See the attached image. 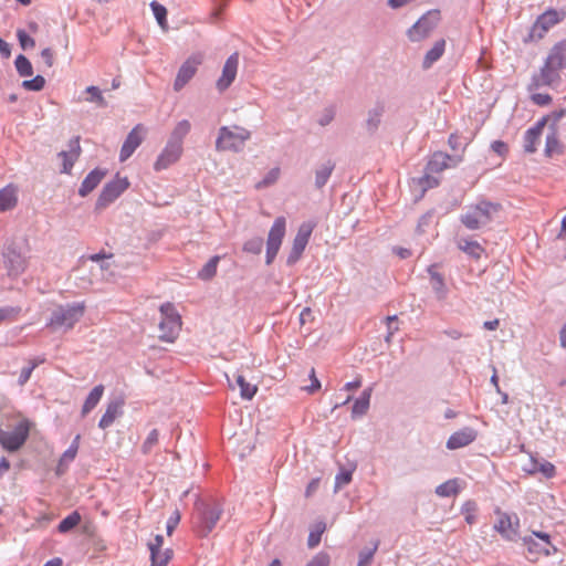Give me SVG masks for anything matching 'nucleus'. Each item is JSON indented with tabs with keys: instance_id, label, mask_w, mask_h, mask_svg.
<instances>
[{
	"instance_id": "f257e3e1",
	"label": "nucleus",
	"mask_w": 566,
	"mask_h": 566,
	"mask_svg": "<svg viewBox=\"0 0 566 566\" xmlns=\"http://www.w3.org/2000/svg\"><path fill=\"white\" fill-rule=\"evenodd\" d=\"M501 210V205L489 201H480L468 208L467 212L461 217L462 223L470 230L492 221L493 217Z\"/></svg>"
},
{
	"instance_id": "f03ea898",
	"label": "nucleus",
	"mask_w": 566,
	"mask_h": 566,
	"mask_svg": "<svg viewBox=\"0 0 566 566\" xmlns=\"http://www.w3.org/2000/svg\"><path fill=\"white\" fill-rule=\"evenodd\" d=\"M250 137L251 133L243 127L234 126L233 128H229L227 126H222L219 129L216 148L219 151H240Z\"/></svg>"
},
{
	"instance_id": "7ed1b4c3",
	"label": "nucleus",
	"mask_w": 566,
	"mask_h": 566,
	"mask_svg": "<svg viewBox=\"0 0 566 566\" xmlns=\"http://www.w3.org/2000/svg\"><path fill=\"white\" fill-rule=\"evenodd\" d=\"M84 312V302L60 306L52 313L49 326L54 328L71 329L82 318Z\"/></svg>"
},
{
	"instance_id": "20e7f679",
	"label": "nucleus",
	"mask_w": 566,
	"mask_h": 566,
	"mask_svg": "<svg viewBox=\"0 0 566 566\" xmlns=\"http://www.w3.org/2000/svg\"><path fill=\"white\" fill-rule=\"evenodd\" d=\"M159 337L167 342H172L180 328L181 318L171 303H165L160 306Z\"/></svg>"
},
{
	"instance_id": "39448f33",
	"label": "nucleus",
	"mask_w": 566,
	"mask_h": 566,
	"mask_svg": "<svg viewBox=\"0 0 566 566\" xmlns=\"http://www.w3.org/2000/svg\"><path fill=\"white\" fill-rule=\"evenodd\" d=\"M31 429L29 420L20 421L11 431L0 430V444L9 452H15L23 447L28 440Z\"/></svg>"
},
{
	"instance_id": "423d86ee",
	"label": "nucleus",
	"mask_w": 566,
	"mask_h": 566,
	"mask_svg": "<svg viewBox=\"0 0 566 566\" xmlns=\"http://www.w3.org/2000/svg\"><path fill=\"white\" fill-rule=\"evenodd\" d=\"M3 264L9 276L18 277L28 269L29 260L17 245L10 244L3 251Z\"/></svg>"
},
{
	"instance_id": "0eeeda50",
	"label": "nucleus",
	"mask_w": 566,
	"mask_h": 566,
	"mask_svg": "<svg viewBox=\"0 0 566 566\" xmlns=\"http://www.w3.org/2000/svg\"><path fill=\"white\" fill-rule=\"evenodd\" d=\"M127 177H119L118 175L108 181L101 191L96 200V210L105 209L114 202L126 189L129 187Z\"/></svg>"
},
{
	"instance_id": "6e6552de",
	"label": "nucleus",
	"mask_w": 566,
	"mask_h": 566,
	"mask_svg": "<svg viewBox=\"0 0 566 566\" xmlns=\"http://www.w3.org/2000/svg\"><path fill=\"white\" fill-rule=\"evenodd\" d=\"M523 543L533 558L549 556L557 552L549 539V535L546 533L533 532V536L524 537Z\"/></svg>"
},
{
	"instance_id": "1a4fd4ad",
	"label": "nucleus",
	"mask_w": 566,
	"mask_h": 566,
	"mask_svg": "<svg viewBox=\"0 0 566 566\" xmlns=\"http://www.w3.org/2000/svg\"><path fill=\"white\" fill-rule=\"evenodd\" d=\"M286 231V220L284 217H277L268 234L266 240V264H271L279 253L283 238Z\"/></svg>"
},
{
	"instance_id": "9d476101",
	"label": "nucleus",
	"mask_w": 566,
	"mask_h": 566,
	"mask_svg": "<svg viewBox=\"0 0 566 566\" xmlns=\"http://www.w3.org/2000/svg\"><path fill=\"white\" fill-rule=\"evenodd\" d=\"M497 515L494 530L507 541H516L520 535V518L516 514H509L500 510L495 511Z\"/></svg>"
},
{
	"instance_id": "9b49d317",
	"label": "nucleus",
	"mask_w": 566,
	"mask_h": 566,
	"mask_svg": "<svg viewBox=\"0 0 566 566\" xmlns=\"http://www.w3.org/2000/svg\"><path fill=\"white\" fill-rule=\"evenodd\" d=\"M440 20V12L432 10L422 15L409 30L408 38L418 42L426 39Z\"/></svg>"
},
{
	"instance_id": "f8f14e48",
	"label": "nucleus",
	"mask_w": 566,
	"mask_h": 566,
	"mask_svg": "<svg viewBox=\"0 0 566 566\" xmlns=\"http://www.w3.org/2000/svg\"><path fill=\"white\" fill-rule=\"evenodd\" d=\"M314 228L315 224L312 222H304L298 227L297 233L293 240V244L286 260L289 265H292L300 260L308 243Z\"/></svg>"
},
{
	"instance_id": "ddd939ff",
	"label": "nucleus",
	"mask_w": 566,
	"mask_h": 566,
	"mask_svg": "<svg viewBox=\"0 0 566 566\" xmlns=\"http://www.w3.org/2000/svg\"><path fill=\"white\" fill-rule=\"evenodd\" d=\"M559 82V71L545 61L539 71L532 76L527 88L535 92L544 86L557 85Z\"/></svg>"
},
{
	"instance_id": "4468645a",
	"label": "nucleus",
	"mask_w": 566,
	"mask_h": 566,
	"mask_svg": "<svg viewBox=\"0 0 566 566\" xmlns=\"http://www.w3.org/2000/svg\"><path fill=\"white\" fill-rule=\"evenodd\" d=\"M184 154V146L172 142H167L163 150L154 163V169L161 171L179 161Z\"/></svg>"
},
{
	"instance_id": "2eb2a0df",
	"label": "nucleus",
	"mask_w": 566,
	"mask_h": 566,
	"mask_svg": "<svg viewBox=\"0 0 566 566\" xmlns=\"http://www.w3.org/2000/svg\"><path fill=\"white\" fill-rule=\"evenodd\" d=\"M203 55L197 53L188 57L180 66L175 83V91H180L196 74L198 66L202 63Z\"/></svg>"
},
{
	"instance_id": "dca6fc26",
	"label": "nucleus",
	"mask_w": 566,
	"mask_h": 566,
	"mask_svg": "<svg viewBox=\"0 0 566 566\" xmlns=\"http://www.w3.org/2000/svg\"><path fill=\"white\" fill-rule=\"evenodd\" d=\"M164 538L161 535H156L153 541L148 543L150 552V566H166L172 557L170 548H163Z\"/></svg>"
},
{
	"instance_id": "f3484780",
	"label": "nucleus",
	"mask_w": 566,
	"mask_h": 566,
	"mask_svg": "<svg viewBox=\"0 0 566 566\" xmlns=\"http://www.w3.org/2000/svg\"><path fill=\"white\" fill-rule=\"evenodd\" d=\"M144 133L145 128L142 124L136 125L130 133L127 135L126 140L124 142L120 154H119V160L125 161L127 160L134 151L139 147V145L143 143L144 139Z\"/></svg>"
},
{
	"instance_id": "a211bd4d",
	"label": "nucleus",
	"mask_w": 566,
	"mask_h": 566,
	"mask_svg": "<svg viewBox=\"0 0 566 566\" xmlns=\"http://www.w3.org/2000/svg\"><path fill=\"white\" fill-rule=\"evenodd\" d=\"M238 64H239V54L238 53H233L232 55H230L228 57V60L226 61V63L223 65L222 75L217 81V87L219 91L222 92V91L227 90L232 84V82L234 81V78L237 76Z\"/></svg>"
},
{
	"instance_id": "6ab92c4d",
	"label": "nucleus",
	"mask_w": 566,
	"mask_h": 566,
	"mask_svg": "<svg viewBox=\"0 0 566 566\" xmlns=\"http://www.w3.org/2000/svg\"><path fill=\"white\" fill-rule=\"evenodd\" d=\"M221 517V509L218 506H207L200 516V523L198 525L199 533L202 536L208 535L217 525Z\"/></svg>"
},
{
	"instance_id": "aec40b11",
	"label": "nucleus",
	"mask_w": 566,
	"mask_h": 566,
	"mask_svg": "<svg viewBox=\"0 0 566 566\" xmlns=\"http://www.w3.org/2000/svg\"><path fill=\"white\" fill-rule=\"evenodd\" d=\"M564 15L565 14L563 12H558L554 9L546 10L537 18L533 27V31L536 32L539 30L538 36H543L552 27L562 21Z\"/></svg>"
},
{
	"instance_id": "412c9836",
	"label": "nucleus",
	"mask_w": 566,
	"mask_h": 566,
	"mask_svg": "<svg viewBox=\"0 0 566 566\" xmlns=\"http://www.w3.org/2000/svg\"><path fill=\"white\" fill-rule=\"evenodd\" d=\"M547 119L544 117L539 119L533 127L528 128L523 138V147L525 153L533 154L537 149L541 135L546 125Z\"/></svg>"
},
{
	"instance_id": "4be33fe9",
	"label": "nucleus",
	"mask_w": 566,
	"mask_h": 566,
	"mask_svg": "<svg viewBox=\"0 0 566 566\" xmlns=\"http://www.w3.org/2000/svg\"><path fill=\"white\" fill-rule=\"evenodd\" d=\"M476 431L472 428H463L450 436L447 441L449 450H455L469 446L476 439Z\"/></svg>"
},
{
	"instance_id": "5701e85b",
	"label": "nucleus",
	"mask_w": 566,
	"mask_h": 566,
	"mask_svg": "<svg viewBox=\"0 0 566 566\" xmlns=\"http://www.w3.org/2000/svg\"><path fill=\"white\" fill-rule=\"evenodd\" d=\"M123 406H124L123 399H116V400L111 401L107 405L106 410L98 422V427L101 429H106V428L111 427L114 423V421L118 417L122 416Z\"/></svg>"
},
{
	"instance_id": "b1692460",
	"label": "nucleus",
	"mask_w": 566,
	"mask_h": 566,
	"mask_svg": "<svg viewBox=\"0 0 566 566\" xmlns=\"http://www.w3.org/2000/svg\"><path fill=\"white\" fill-rule=\"evenodd\" d=\"M545 61L558 71L564 70L566 67V40L556 43L551 49Z\"/></svg>"
},
{
	"instance_id": "393cba45",
	"label": "nucleus",
	"mask_w": 566,
	"mask_h": 566,
	"mask_svg": "<svg viewBox=\"0 0 566 566\" xmlns=\"http://www.w3.org/2000/svg\"><path fill=\"white\" fill-rule=\"evenodd\" d=\"M69 151H61L59 156L63 160L62 172L69 174L81 154L80 137H75L69 144Z\"/></svg>"
},
{
	"instance_id": "a878e982",
	"label": "nucleus",
	"mask_w": 566,
	"mask_h": 566,
	"mask_svg": "<svg viewBox=\"0 0 566 566\" xmlns=\"http://www.w3.org/2000/svg\"><path fill=\"white\" fill-rule=\"evenodd\" d=\"M524 470L530 474L541 473L543 476L547 479H552L556 474L555 465L546 460H537L534 458L530 459L528 465L524 468Z\"/></svg>"
},
{
	"instance_id": "bb28decb",
	"label": "nucleus",
	"mask_w": 566,
	"mask_h": 566,
	"mask_svg": "<svg viewBox=\"0 0 566 566\" xmlns=\"http://www.w3.org/2000/svg\"><path fill=\"white\" fill-rule=\"evenodd\" d=\"M105 176L106 171L103 169L96 168L92 170L83 180L78 189V195L81 197H86L99 185Z\"/></svg>"
},
{
	"instance_id": "cd10ccee",
	"label": "nucleus",
	"mask_w": 566,
	"mask_h": 566,
	"mask_svg": "<svg viewBox=\"0 0 566 566\" xmlns=\"http://www.w3.org/2000/svg\"><path fill=\"white\" fill-rule=\"evenodd\" d=\"M18 203V188L13 185H8L0 190V211H8L13 209Z\"/></svg>"
},
{
	"instance_id": "c85d7f7f",
	"label": "nucleus",
	"mask_w": 566,
	"mask_h": 566,
	"mask_svg": "<svg viewBox=\"0 0 566 566\" xmlns=\"http://www.w3.org/2000/svg\"><path fill=\"white\" fill-rule=\"evenodd\" d=\"M544 153L548 158L559 156L564 153V145L562 144L555 129L546 136Z\"/></svg>"
},
{
	"instance_id": "c756f323",
	"label": "nucleus",
	"mask_w": 566,
	"mask_h": 566,
	"mask_svg": "<svg viewBox=\"0 0 566 566\" xmlns=\"http://www.w3.org/2000/svg\"><path fill=\"white\" fill-rule=\"evenodd\" d=\"M371 392H373V388L369 387L361 392V395L358 399L355 400V402L353 405V409H352L353 418L363 416L368 411L369 405H370Z\"/></svg>"
},
{
	"instance_id": "7c9ffc66",
	"label": "nucleus",
	"mask_w": 566,
	"mask_h": 566,
	"mask_svg": "<svg viewBox=\"0 0 566 566\" xmlns=\"http://www.w3.org/2000/svg\"><path fill=\"white\" fill-rule=\"evenodd\" d=\"M458 248L469 256L479 260L484 253V248L478 242L469 239H460Z\"/></svg>"
},
{
	"instance_id": "2f4dec72",
	"label": "nucleus",
	"mask_w": 566,
	"mask_h": 566,
	"mask_svg": "<svg viewBox=\"0 0 566 566\" xmlns=\"http://www.w3.org/2000/svg\"><path fill=\"white\" fill-rule=\"evenodd\" d=\"M191 124L188 119L179 120L172 128L168 140L184 146V139L189 134Z\"/></svg>"
},
{
	"instance_id": "473e14b6",
	"label": "nucleus",
	"mask_w": 566,
	"mask_h": 566,
	"mask_svg": "<svg viewBox=\"0 0 566 566\" xmlns=\"http://www.w3.org/2000/svg\"><path fill=\"white\" fill-rule=\"evenodd\" d=\"M103 394H104L103 385H97L91 390V392L86 397L84 405L82 407V416H86L90 411H92L96 407V405L99 402Z\"/></svg>"
},
{
	"instance_id": "72a5a7b5",
	"label": "nucleus",
	"mask_w": 566,
	"mask_h": 566,
	"mask_svg": "<svg viewBox=\"0 0 566 566\" xmlns=\"http://www.w3.org/2000/svg\"><path fill=\"white\" fill-rule=\"evenodd\" d=\"M446 49V41L443 39L437 41L433 46L427 52L422 66L429 69L434 62H437L443 54Z\"/></svg>"
},
{
	"instance_id": "f704fd0d",
	"label": "nucleus",
	"mask_w": 566,
	"mask_h": 566,
	"mask_svg": "<svg viewBox=\"0 0 566 566\" xmlns=\"http://www.w3.org/2000/svg\"><path fill=\"white\" fill-rule=\"evenodd\" d=\"M451 157L442 151L434 153L428 163V170L440 172L449 167Z\"/></svg>"
},
{
	"instance_id": "c9c22d12",
	"label": "nucleus",
	"mask_w": 566,
	"mask_h": 566,
	"mask_svg": "<svg viewBox=\"0 0 566 566\" xmlns=\"http://www.w3.org/2000/svg\"><path fill=\"white\" fill-rule=\"evenodd\" d=\"M431 285L438 296L439 300H444L447 297V286L443 280V276L433 270V266L429 269Z\"/></svg>"
},
{
	"instance_id": "e433bc0d",
	"label": "nucleus",
	"mask_w": 566,
	"mask_h": 566,
	"mask_svg": "<svg viewBox=\"0 0 566 566\" xmlns=\"http://www.w3.org/2000/svg\"><path fill=\"white\" fill-rule=\"evenodd\" d=\"M460 492V483L458 479H451L440 484L436 489V493L439 496L447 497L457 495Z\"/></svg>"
},
{
	"instance_id": "4c0bfd02",
	"label": "nucleus",
	"mask_w": 566,
	"mask_h": 566,
	"mask_svg": "<svg viewBox=\"0 0 566 566\" xmlns=\"http://www.w3.org/2000/svg\"><path fill=\"white\" fill-rule=\"evenodd\" d=\"M80 434L75 437L70 448L62 454L60 462H59V471L62 469V467H66L70 462H72L78 451V443H80Z\"/></svg>"
},
{
	"instance_id": "58836bf2",
	"label": "nucleus",
	"mask_w": 566,
	"mask_h": 566,
	"mask_svg": "<svg viewBox=\"0 0 566 566\" xmlns=\"http://www.w3.org/2000/svg\"><path fill=\"white\" fill-rule=\"evenodd\" d=\"M220 261V256L216 255L212 256L199 271L198 276L201 280H210L212 279L217 273L218 263Z\"/></svg>"
},
{
	"instance_id": "ea45409f",
	"label": "nucleus",
	"mask_w": 566,
	"mask_h": 566,
	"mask_svg": "<svg viewBox=\"0 0 566 566\" xmlns=\"http://www.w3.org/2000/svg\"><path fill=\"white\" fill-rule=\"evenodd\" d=\"M80 522L81 514L77 511H74L60 522L57 530L60 533H67L69 531L77 526Z\"/></svg>"
},
{
	"instance_id": "a19ab883",
	"label": "nucleus",
	"mask_w": 566,
	"mask_h": 566,
	"mask_svg": "<svg viewBox=\"0 0 566 566\" xmlns=\"http://www.w3.org/2000/svg\"><path fill=\"white\" fill-rule=\"evenodd\" d=\"M237 384L240 387V394L243 399H252L258 391V387L248 382L242 375L237 377Z\"/></svg>"
},
{
	"instance_id": "79ce46f5",
	"label": "nucleus",
	"mask_w": 566,
	"mask_h": 566,
	"mask_svg": "<svg viewBox=\"0 0 566 566\" xmlns=\"http://www.w3.org/2000/svg\"><path fill=\"white\" fill-rule=\"evenodd\" d=\"M150 8L154 12V15L158 22V24L166 30L167 29V9L158 3L157 1H153L150 3Z\"/></svg>"
},
{
	"instance_id": "37998d69",
	"label": "nucleus",
	"mask_w": 566,
	"mask_h": 566,
	"mask_svg": "<svg viewBox=\"0 0 566 566\" xmlns=\"http://www.w3.org/2000/svg\"><path fill=\"white\" fill-rule=\"evenodd\" d=\"M476 503L474 501H467L461 509V513L464 516L465 522L472 525L476 520Z\"/></svg>"
},
{
	"instance_id": "c03bdc74",
	"label": "nucleus",
	"mask_w": 566,
	"mask_h": 566,
	"mask_svg": "<svg viewBox=\"0 0 566 566\" xmlns=\"http://www.w3.org/2000/svg\"><path fill=\"white\" fill-rule=\"evenodd\" d=\"M14 63L21 76H31L33 74L32 64L24 55H18Z\"/></svg>"
},
{
	"instance_id": "a18cd8bd",
	"label": "nucleus",
	"mask_w": 566,
	"mask_h": 566,
	"mask_svg": "<svg viewBox=\"0 0 566 566\" xmlns=\"http://www.w3.org/2000/svg\"><path fill=\"white\" fill-rule=\"evenodd\" d=\"M333 169H334V165L328 161L325 165H323L316 171V185H317V187L321 188V187H323L327 182V180H328Z\"/></svg>"
},
{
	"instance_id": "49530a36",
	"label": "nucleus",
	"mask_w": 566,
	"mask_h": 566,
	"mask_svg": "<svg viewBox=\"0 0 566 566\" xmlns=\"http://www.w3.org/2000/svg\"><path fill=\"white\" fill-rule=\"evenodd\" d=\"M325 528H326V526L324 523H318L315 526V530L310 533L308 539H307V545L310 548H314L319 544L321 536L325 532Z\"/></svg>"
},
{
	"instance_id": "de8ad7c7",
	"label": "nucleus",
	"mask_w": 566,
	"mask_h": 566,
	"mask_svg": "<svg viewBox=\"0 0 566 566\" xmlns=\"http://www.w3.org/2000/svg\"><path fill=\"white\" fill-rule=\"evenodd\" d=\"M21 308L20 307H1L0 308V325L4 322H12L14 321L18 315L20 314Z\"/></svg>"
},
{
	"instance_id": "09e8293b",
	"label": "nucleus",
	"mask_w": 566,
	"mask_h": 566,
	"mask_svg": "<svg viewBox=\"0 0 566 566\" xmlns=\"http://www.w3.org/2000/svg\"><path fill=\"white\" fill-rule=\"evenodd\" d=\"M158 440H159V432L157 429H153L147 438L145 439L143 446H142V450L145 454L149 453L153 448L158 443Z\"/></svg>"
},
{
	"instance_id": "8fccbe9b",
	"label": "nucleus",
	"mask_w": 566,
	"mask_h": 566,
	"mask_svg": "<svg viewBox=\"0 0 566 566\" xmlns=\"http://www.w3.org/2000/svg\"><path fill=\"white\" fill-rule=\"evenodd\" d=\"M45 85V80L41 75H36L32 80H25L22 83L23 88L28 91H41Z\"/></svg>"
},
{
	"instance_id": "3c124183",
	"label": "nucleus",
	"mask_w": 566,
	"mask_h": 566,
	"mask_svg": "<svg viewBox=\"0 0 566 566\" xmlns=\"http://www.w3.org/2000/svg\"><path fill=\"white\" fill-rule=\"evenodd\" d=\"M329 555L325 552H319L305 566H329Z\"/></svg>"
},
{
	"instance_id": "603ef678",
	"label": "nucleus",
	"mask_w": 566,
	"mask_h": 566,
	"mask_svg": "<svg viewBox=\"0 0 566 566\" xmlns=\"http://www.w3.org/2000/svg\"><path fill=\"white\" fill-rule=\"evenodd\" d=\"M17 36L23 50L35 46V41L24 30H18Z\"/></svg>"
},
{
	"instance_id": "864d4df0",
	"label": "nucleus",
	"mask_w": 566,
	"mask_h": 566,
	"mask_svg": "<svg viewBox=\"0 0 566 566\" xmlns=\"http://www.w3.org/2000/svg\"><path fill=\"white\" fill-rule=\"evenodd\" d=\"M531 101L538 106H547L552 103V96L546 93H533Z\"/></svg>"
},
{
	"instance_id": "5fc2aeb1",
	"label": "nucleus",
	"mask_w": 566,
	"mask_h": 566,
	"mask_svg": "<svg viewBox=\"0 0 566 566\" xmlns=\"http://www.w3.org/2000/svg\"><path fill=\"white\" fill-rule=\"evenodd\" d=\"M179 522H180V513L178 510H175L167 521L166 528H167L168 536H171V534L174 533V531L177 527V525L179 524Z\"/></svg>"
},
{
	"instance_id": "6e6d98bb",
	"label": "nucleus",
	"mask_w": 566,
	"mask_h": 566,
	"mask_svg": "<svg viewBox=\"0 0 566 566\" xmlns=\"http://www.w3.org/2000/svg\"><path fill=\"white\" fill-rule=\"evenodd\" d=\"M377 547L378 544H375L370 551L360 553L357 566H368L377 551Z\"/></svg>"
},
{
	"instance_id": "4d7b16f0",
	"label": "nucleus",
	"mask_w": 566,
	"mask_h": 566,
	"mask_svg": "<svg viewBox=\"0 0 566 566\" xmlns=\"http://www.w3.org/2000/svg\"><path fill=\"white\" fill-rule=\"evenodd\" d=\"M279 176H280L279 168L271 169L268 172V175L264 177V179L258 185V187H266V186L274 184L279 179Z\"/></svg>"
},
{
	"instance_id": "13d9d810",
	"label": "nucleus",
	"mask_w": 566,
	"mask_h": 566,
	"mask_svg": "<svg viewBox=\"0 0 566 566\" xmlns=\"http://www.w3.org/2000/svg\"><path fill=\"white\" fill-rule=\"evenodd\" d=\"M36 367V363L32 361L28 367L22 368L19 375V385L23 386L31 377L33 369Z\"/></svg>"
},
{
	"instance_id": "bf43d9fd",
	"label": "nucleus",
	"mask_w": 566,
	"mask_h": 566,
	"mask_svg": "<svg viewBox=\"0 0 566 566\" xmlns=\"http://www.w3.org/2000/svg\"><path fill=\"white\" fill-rule=\"evenodd\" d=\"M310 379L311 385L305 387L304 390H306L308 394H314L321 389V381L317 379L314 368L311 369Z\"/></svg>"
},
{
	"instance_id": "052dcab7",
	"label": "nucleus",
	"mask_w": 566,
	"mask_h": 566,
	"mask_svg": "<svg viewBox=\"0 0 566 566\" xmlns=\"http://www.w3.org/2000/svg\"><path fill=\"white\" fill-rule=\"evenodd\" d=\"M352 481V473L347 471H343L335 478L336 488H342L348 484Z\"/></svg>"
},
{
	"instance_id": "680f3d73",
	"label": "nucleus",
	"mask_w": 566,
	"mask_h": 566,
	"mask_svg": "<svg viewBox=\"0 0 566 566\" xmlns=\"http://www.w3.org/2000/svg\"><path fill=\"white\" fill-rule=\"evenodd\" d=\"M491 148L494 153L499 154L502 157L506 156L509 151L507 145L501 140L493 142Z\"/></svg>"
},
{
	"instance_id": "e2e57ef3",
	"label": "nucleus",
	"mask_w": 566,
	"mask_h": 566,
	"mask_svg": "<svg viewBox=\"0 0 566 566\" xmlns=\"http://www.w3.org/2000/svg\"><path fill=\"white\" fill-rule=\"evenodd\" d=\"M396 322H397L396 315L386 317V323H387V327H388V335L386 337L387 340H389L390 337H392V335L398 331V326H392L394 323H396Z\"/></svg>"
},
{
	"instance_id": "0e129e2a",
	"label": "nucleus",
	"mask_w": 566,
	"mask_h": 566,
	"mask_svg": "<svg viewBox=\"0 0 566 566\" xmlns=\"http://www.w3.org/2000/svg\"><path fill=\"white\" fill-rule=\"evenodd\" d=\"M86 92L92 95V98L95 99L99 105H104L105 101L101 93V91L96 86H88Z\"/></svg>"
},
{
	"instance_id": "69168bd1",
	"label": "nucleus",
	"mask_w": 566,
	"mask_h": 566,
	"mask_svg": "<svg viewBox=\"0 0 566 566\" xmlns=\"http://www.w3.org/2000/svg\"><path fill=\"white\" fill-rule=\"evenodd\" d=\"M262 241H249L244 244L243 250L252 253H260Z\"/></svg>"
},
{
	"instance_id": "338daca9",
	"label": "nucleus",
	"mask_w": 566,
	"mask_h": 566,
	"mask_svg": "<svg viewBox=\"0 0 566 566\" xmlns=\"http://www.w3.org/2000/svg\"><path fill=\"white\" fill-rule=\"evenodd\" d=\"M318 486H319V479H313V480L308 483V485H307V488H306L305 496H306V497L312 496V495L317 491Z\"/></svg>"
},
{
	"instance_id": "774afa93",
	"label": "nucleus",
	"mask_w": 566,
	"mask_h": 566,
	"mask_svg": "<svg viewBox=\"0 0 566 566\" xmlns=\"http://www.w3.org/2000/svg\"><path fill=\"white\" fill-rule=\"evenodd\" d=\"M41 56L49 67L53 65V52L50 48L43 49L41 52Z\"/></svg>"
}]
</instances>
